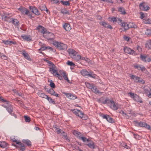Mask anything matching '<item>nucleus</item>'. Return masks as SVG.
<instances>
[{
  "label": "nucleus",
  "mask_w": 151,
  "mask_h": 151,
  "mask_svg": "<svg viewBox=\"0 0 151 151\" xmlns=\"http://www.w3.org/2000/svg\"><path fill=\"white\" fill-rule=\"evenodd\" d=\"M44 60L48 64L49 71L53 75L58 72L57 67L52 62L46 59H44Z\"/></svg>",
  "instance_id": "nucleus-1"
},
{
  "label": "nucleus",
  "mask_w": 151,
  "mask_h": 151,
  "mask_svg": "<svg viewBox=\"0 0 151 151\" xmlns=\"http://www.w3.org/2000/svg\"><path fill=\"white\" fill-rule=\"evenodd\" d=\"M52 42L53 45L59 50H65L67 48V45L63 43L55 40H54Z\"/></svg>",
  "instance_id": "nucleus-2"
},
{
  "label": "nucleus",
  "mask_w": 151,
  "mask_h": 151,
  "mask_svg": "<svg viewBox=\"0 0 151 151\" xmlns=\"http://www.w3.org/2000/svg\"><path fill=\"white\" fill-rule=\"evenodd\" d=\"M118 22L119 25L124 27L125 30H127L129 28H132V27H133L130 25L131 24H132L131 22L129 23V24L126 22H123L122 20L119 19L118 20Z\"/></svg>",
  "instance_id": "nucleus-3"
},
{
  "label": "nucleus",
  "mask_w": 151,
  "mask_h": 151,
  "mask_svg": "<svg viewBox=\"0 0 151 151\" xmlns=\"http://www.w3.org/2000/svg\"><path fill=\"white\" fill-rule=\"evenodd\" d=\"M142 20L143 22L145 24H151V18H147V14L142 13Z\"/></svg>",
  "instance_id": "nucleus-4"
},
{
  "label": "nucleus",
  "mask_w": 151,
  "mask_h": 151,
  "mask_svg": "<svg viewBox=\"0 0 151 151\" xmlns=\"http://www.w3.org/2000/svg\"><path fill=\"white\" fill-rule=\"evenodd\" d=\"M142 88L143 91H142V93L144 94H145L146 95L149 97V94L151 93L150 92L151 89L149 87L147 86H142Z\"/></svg>",
  "instance_id": "nucleus-5"
},
{
  "label": "nucleus",
  "mask_w": 151,
  "mask_h": 151,
  "mask_svg": "<svg viewBox=\"0 0 151 151\" xmlns=\"http://www.w3.org/2000/svg\"><path fill=\"white\" fill-rule=\"evenodd\" d=\"M43 36L45 38L50 40H53L54 37V35L52 33L47 32L43 35Z\"/></svg>",
  "instance_id": "nucleus-6"
},
{
  "label": "nucleus",
  "mask_w": 151,
  "mask_h": 151,
  "mask_svg": "<svg viewBox=\"0 0 151 151\" xmlns=\"http://www.w3.org/2000/svg\"><path fill=\"white\" fill-rule=\"evenodd\" d=\"M81 73L83 76H88V77L92 78H94L95 77V75L94 74L93 75L91 72L89 73L85 69L82 70L81 71Z\"/></svg>",
  "instance_id": "nucleus-7"
},
{
  "label": "nucleus",
  "mask_w": 151,
  "mask_h": 151,
  "mask_svg": "<svg viewBox=\"0 0 151 151\" xmlns=\"http://www.w3.org/2000/svg\"><path fill=\"white\" fill-rule=\"evenodd\" d=\"M124 51L125 52L132 54L133 55H136V53L133 50H132L129 47H125L124 49Z\"/></svg>",
  "instance_id": "nucleus-8"
},
{
  "label": "nucleus",
  "mask_w": 151,
  "mask_h": 151,
  "mask_svg": "<svg viewBox=\"0 0 151 151\" xmlns=\"http://www.w3.org/2000/svg\"><path fill=\"white\" fill-rule=\"evenodd\" d=\"M104 119H106L107 121L109 123H113L115 122L114 119L110 117V116L107 114H104L101 116Z\"/></svg>",
  "instance_id": "nucleus-9"
},
{
  "label": "nucleus",
  "mask_w": 151,
  "mask_h": 151,
  "mask_svg": "<svg viewBox=\"0 0 151 151\" xmlns=\"http://www.w3.org/2000/svg\"><path fill=\"white\" fill-rule=\"evenodd\" d=\"M29 9L32 12L36 15H40V12L35 7L30 6H29Z\"/></svg>",
  "instance_id": "nucleus-10"
},
{
  "label": "nucleus",
  "mask_w": 151,
  "mask_h": 151,
  "mask_svg": "<svg viewBox=\"0 0 151 151\" xmlns=\"http://www.w3.org/2000/svg\"><path fill=\"white\" fill-rule=\"evenodd\" d=\"M150 9L149 4L147 3L142 2V10L147 11Z\"/></svg>",
  "instance_id": "nucleus-11"
},
{
  "label": "nucleus",
  "mask_w": 151,
  "mask_h": 151,
  "mask_svg": "<svg viewBox=\"0 0 151 151\" xmlns=\"http://www.w3.org/2000/svg\"><path fill=\"white\" fill-rule=\"evenodd\" d=\"M13 141L15 142L16 144L19 145V146L20 150H21L22 151H24L25 150V147L24 144L21 143V142H18L16 139L13 140Z\"/></svg>",
  "instance_id": "nucleus-12"
},
{
  "label": "nucleus",
  "mask_w": 151,
  "mask_h": 151,
  "mask_svg": "<svg viewBox=\"0 0 151 151\" xmlns=\"http://www.w3.org/2000/svg\"><path fill=\"white\" fill-rule=\"evenodd\" d=\"M65 95L67 97L70 99H75L77 98V96L75 95L70 93H64Z\"/></svg>",
  "instance_id": "nucleus-13"
},
{
  "label": "nucleus",
  "mask_w": 151,
  "mask_h": 151,
  "mask_svg": "<svg viewBox=\"0 0 151 151\" xmlns=\"http://www.w3.org/2000/svg\"><path fill=\"white\" fill-rule=\"evenodd\" d=\"M109 104H110V107L113 110H116L117 109V106L115 104L114 102L113 101L110 100Z\"/></svg>",
  "instance_id": "nucleus-14"
},
{
  "label": "nucleus",
  "mask_w": 151,
  "mask_h": 151,
  "mask_svg": "<svg viewBox=\"0 0 151 151\" xmlns=\"http://www.w3.org/2000/svg\"><path fill=\"white\" fill-rule=\"evenodd\" d=\"M87 144L86 145L89 148L93 149L95 148V145L93 142L88 139V141L87 142Z\"/></svg>",
  "instance_id": "nucleus-15"
},
{
  "label": "nucleus",
  "mask_w": 151,
  "mask_h": 151,
  "mask_svg": "<svg viewBox=\"0 0 151 151\" xmlns=\"http://www.w3.org/2000/svg\"><path fill=\"white\" fill-rule=\"evenodd\" d=\"M13 107L9 105L8 107H7L6 110L11 115L14 116L15 118H17V116L14 113H12L13 112Z\"/></svg>",
  "instance_id": "nucleus-16"
},
{
  "label": "nucleus",
  "mask_w": 151,
  "mask_h": 151,
  "mask_svg": "<svg viewBox=\"0 0 151 151\" xmlns=\"http://www.w3.org/2000/svg\"><path fill=\"white\" fill-rule=\"evenodd\" d=\"M37 29L38 30L39 32L42 33L43 35H44L46 32L45 31V29L43 27L40 25L38 26L37 27Z\"/></svg>",
  "instance_id": "nucleus-17"
},
{
  "label": "nucleus",
  "mask_w": 151,
  "mask_h": 151,
  "mask_svg": "<svg viewBox=\"0 0 151 151\" xmlns=\"http://www.w3.org/2000/svg\"><path fill=\"white\" fill-rule=\"evenodd\" d=\"M68 52L71 58L73 57L77 53V52L74 50L72 49H68Z\"/></svg>",
  "instance_id": "nucleus-18"
},
{
  "label": "nucleus",
  "mask_w": 151,
  "mask_h": 151,
  "mask_svg": "<svg viewBox=\"0 0 151 151\" xmlns=\"http://www.w3.org/2000/svg\"><path fill=\"white\" fill-rule=\"evenodd\" d=\"M142 60L146 63L149 62L151 61V58L147 55H142Z\"/></svg>",
  "instance_id": "nucleus-19"
},
{
  "label": "nucleus",
  "mask_w": 151,
  "mask_h": 151,
  "mask_svg": "<svg viewBox=\"0 0 151 151\" xmlns=\"http://www.w3.org/2000/svg\"><path fill=\"white\" fill-rule=\"evenodd\" d=\"M63 27L64 29L68 31H70L71 28L70 24L68 23H64Z\"/></svg>",
  "instance_id": "nucleus-20"
},
{
  "label": "nucleus",
  "mask_w": 151,
  "mask_h": 151,
  "mask_svg": "<svg viewBox=\"0 0 151 151\" xmlns=\"http://www.w3.org/2000/svg\"><path fill=\"white\" fill-rule=\"evenodd\" d=\"M21 37L24 40L27 41H30L32 40V38L30 35H22Z\"/></svg>",
  "instance_id": "nucleus-21"
},
{
  "label": "nucleus",
  "mask_w": 151,
  "mask_h": 151,
  "mask_svg": "<svg viewBox=\"0 0 151 151\" xmlns=\"http://www.w3.org/2000/svg\"><path fill=\"white\" fill-rule=\"evenodd\" d=\"M71 110L73 113L79 117L80 115L81 116L82 115L81 114L82 112L77 109H72Z\"/></svg>",
  "instance_id": "nucleus-22"
},
{
  "label": "nucleus",
  "mask_w": 151,
  "mask_h": 151,
  "mask_svg": "<svg viewBox=\"0 0 151 151\" xmlns=\"http://www.w3.org/2000/svg\"><path fill=\"white\" fill-rule=\"evenodd\" d=\"M100 24L106 28H109L110 29H112L113 28L111 26L105 22H102Z\"/></svg>",
  "instance_id": "nucleus-23"
},
{
  "label": "nucleus",
  "mask_w": 151,
  "mask_h": 151,
  "mask_svg": "<svg viewBox=\"0 0 151 151\" xmlns=\"http://www.w3.org/2000/svg\"><path fill=\"white\" fill-rule=\"evenodd\" d=\"M92 91L96 94L99 95H101L103 93V92L99 91L95 86H94V87H93V88L92 89Z\"/></svg>",
  "instance_id": "nucleus-24"
},
{
  "label": "nucleus",
  "mask_w": 151,
  "mask_h": 151,
  "mask_svg": "<svg viewBox=\"0 0 151 151\" xmlns=\"http://www.w3.org/2000/svg\"><path fill=\"white\" fill-rule=\"evenodd\" d=\"M22 53L24 57L26 59L28 60H29V59H30L29 55L28 54V53L25 51L23 50Z\"/></svg>",
  "instance_id": "nucleus-25"
},
{
  "label": "nucleus",
  "mask_w": 151,
  "mask_h": 151,
  "mask_svg": "<svg viewBox=\"0 0 151 151\" xmlns=\"http://www.w3.org/2000/svg\"><path fill=\"white\" fill-rule=\"evenodd\" d=\"M2 42L6 45H11L12 44H15L16 43V42H14L12 41H9L8 40H3Z\"/></svg>",
  "instance_id": "nucleus-26"
},
{
  "label": "nucleus",
  "mask_w": 151,
  "mask_h": 151,
  "mask_svg": "<svg viewBox=\"0 0 151 151\" xmlns=\"http://www.w3.org/2000/svg\"><path fill=\"white\" fill-rule=\"evenodd\" d=\"M22 142L28 147H30L31 145V142L28 139H23L22 140Z\"/></svg>",
  "instance_id": "nucleus-27"
},
{
  "label": "nucleus",
  "mask_w": 151,
  "mask_h": 151,
  "mask_svg": "<svg viewBox=\"0 0 151 151\" xmlns=\"http://www.w3.org/2000/svg\"><path fill=\"white\" fill-rule=\"evenodd\" d=\"M39 8L41 10V11H45L46 10L47 12H48V10L47 9L45 5L44 4H41L39 7Z\"/></svg>",
  "instance_id": "nucleus-28"
},
{
  "label": "nucleus",
  "mask_w": 151,
  "mask_h": 151,
  "mask_svg": "<svg viewBox=\"0 0 151 151\" xmlns=\"http://www.w3.org/2000/svg\"><path fill=\"white\" fill-rule=\"evenodd\" d=\"M48 93L50 94L55 96L56 97H58V94L54 91L53 88H51V89L50 90Z\"/></svg>",
  "instance_id": "nucleus-29"
},
{
  "label": "nucleus",
  "mask_w": 151,
  "mask_h": 151,
  "mask_svg": "<svg viewBox=\"0 0 151 151\" xmlns=\"http://www.w3.org/2000/svg\"><path fill=\"white\" fill-rule=\"evenodd\" d=\"M62 75L63 76L65 80H67L68 82H69V80L67 74H66L64 71H63L62 73H61Z\"/></svg>",
  "instance_id": "nucleus-30"
},
{
  "label": "nucleus",
  "mask_w": 151,
  "mask_h": 151,
  "mask_svg": "<svg viewBox=\"0 0 151 151\" xmlns=\"http://www.w3.org/2000/svg\"><path fill=\"white\" fill-rule=\"evenodd\" d=\"M73 133L74 135L77 137L78 139L79 138V137L80 136H81V135H82L80 132L76 130L74 131L73 132Z\"/></svg>",
  "instance_id": "nucleus-31"
},
{
  "label": "nucleus",
  "mask_w": 151,
  "mask_h": 151,
  "mask_svg": "<svg viewBox=\"0 0 151 151\" xmlns=\"http://www.w3.org/2000/svg\"><path fill=\"white\" fill-rule=\"evenodd\" d=\"M12 22L16 26L19 25V23L18 20L16 19H12Z\"/></svg>",
  "instance_id": "nucleus-32"
},
{
  "label": "nucleus",
  "mask_w": 151,
  "mask_h": 151,
  "mask_svg": "<svg viewBox=\"0 0 151 151\" xmlns=\"http://www.w3.org/2000/svg\"><path fill=\"white\" fill-rule=\"evenodd\" d=\"M38 95L39 96L42 98L46 99L47 98V96L45 95L44 93H42V92H40L38 93Z\"/></svg>",
  "instance_id": "nucleus-33"
},
{
  "label": "nucleus",
  "mask_w": 151,
  "mask_h": 151,
  "mask_svg": "<svg viewBox=\"0 0 151 151\" xmlns=\"http://www.w3.org/2000/svg\"><path fill=\"white\" fill-rule=\"evenodd\" d=\"M118 11L119 12H121L122 14H126L125 9L122 7H119L118 9Z\"/></svg>",
  "instance_id": "nucleus-34"
},
{
  "label": "nucleus",
  "mask_w": 151,
  "mask_h": 151,
  "mask_svg": "<svg viewBox=\"0 0 151 151\" xmlns=\"http://www.w3.org/2000/svg\"><path fill=\"white\" fill-rule=\"evenodd\" d=\"M7 144L5 142H0V147L4 148L7 146Z\"/></svg>",
  "instance_id": "nucleus-35"
},
{
  "label": "nucleus",
  "mask_w": 151,
  "mask_h": 151,
  "mask_svg": "<svg viewBox=\"0 0 151 151\" xmlns=\"http://www.w3.org/2000/svg\"><path fill=\"white\" fill-rule=\"evenodd\" d=\"M79 139L81 140L83 142H87L88 140V139H87L86 137H83L82 135H81V136H80L79 137Z\"/></svg>",
  "instance_id": "nucleus-36"
},
{
  "label": "nucleus",
  "mask_w": 151,
  "mask_h": 151,
  "mask_svg": "<svg viewBox=\"0 0 151 151\" xmlns=\"http://www.w3.org/2000/svg\"><path fill=\"white\" fill-rule=\"evenodd\" d=\"M81 56L80 55L76 54L72 58L75 60H81Z\"/></svg>",
  "instance_id": "nucleus-37"
},
{
  "label": "nucleus",
  "mask_w": 151,
  "mask_h": 151,
  "mask_svg": "<svg viewBox=\"0 0 151 151\" xmlns=\"http://www.w3.org/2000/svg\"><path fill=\"white\" fill-rule=\"evenodd\" d=\"M145 47L148 49H151V41H147V43L145 44Z\"/></svg>",
  "instance_id": "nucleus-38"
},
{
  "label": "nucleus",
  "mask_w": 151,
  "mask_h": 151,
  "mask_svg": "<svg viewBox=\"0 0 151 151\" xmlns=\"http://www.w3.org/2000/svg\"><path fill=\"white\" fill-rule=\"evenodd\" d=\"M110 100H109L108 98H106L105 100L103 98L102 103L105 104H109Z\"/></svg>",
  "instance_id": "nucleus-39"
},
{
  "label": "nucleus",
  "mask_w": 151,
  "mask_h": 151,
  "mask_svg": "<svg viewBox=\"0 0 151 151\" xmlns=\"http://www.w3.org/2000/svg\"><path fill=\"white\" fill-rule=\"evenodd\" d=\"M82 115L80 116L79 117L81 118L83 120H86L88 119V117L87 116L84 114L82 112L81 114Z\"/></svg>",
  "instance_id": "nucleus-40"
},
{
  "label": "nucleus",
  "mask_w": 151,
  "mask_h": 151,
  "mask_svg": "<svg viewBox=\"0 0 151 151\" xmlns=\"http://www.w3.org/2000/svg\"><path fill=\"white\" fill-rule=\"evenodd\" d=\"M8 15L9 14H8L7 15L6 14L4 15L2 17V19L5 21H8V19L10 17L8 16Z\"/></svg>",
  "instance_id": "nucleus-41"
},
{
  "label": "nucleus",
  "mask_w": 151,
  "mask_h": 151,
  "mask_svg": "<svg viewBox=\"0 0 151 151\" xmlns=\"http://www.w3.org/2000/svg\"><path fill=\"white\" fill-rule=\"evenodd\" d=\"M46 99L50 103H52L54 104H55V101L53 100L51 97L47 96V98Z\"/></svg>",
  "instance_id": "nucleus-42"
},
{
  "label": "nucleus",
  "mask_w": 151,
  "mask_h": 151,
  "mask_svg": "<svg viewBox=\"0 0 151 151\" xmlns=\"http://www.w3.org/2000/svg\"><path fill=\"white\" fill-rule=\"evenodd\" d=\"M134 68L135 69H137L139 70H142V67L141 66L138 64H136L133 66Z\"/></svg>",
  "instance_id": "nucleus-43"
},
{
  "label": "nucleus",
  "mask_w": 151,
  "mask_h": 151,
  "mask_svg": "<svg viewBox=\"0 0 151 151\" xmlns=\"http://www.w3.org/2000/svg\"><path fill=\"white\" fill-rule=\"evenodd\" d=\"M61 13L63 14H70V13L68 11L65 9H62L61 11Z\"/></svg>",
  "instance_id": "nucleus-44"
},
{
  "label": "nucleus",
  "mask_w": 151,
  "mask_h": 151,
  "mask_svg": "<svg viewBox=\"0 0 151 151\" xmlns=\"http://www.w3.org/2000/svg\"><path fill=\"white\" fill-rule=\"evenodd\" d=\"M25 11V12L24 14H25L27 15L28 16H29L31 17V18L32 17V16L30 14V12L29 10L27 9H26Z\"/></svg>",
  "instance_id": "nucleus-45"
},
{
  "label": "nucleus",
  "mask_w": 151,
  "mask_h": 151,
  "mask_svg": "<svg viewBox=\"0 0 151 151\" xmlns=\"http://www.w3.org/2000/svg\"><path fill=\"white\" fill-rule=\"evenodd\" d=\"M26 9L24 7H21L19 8L18 9L21 12L22 14H24L25 11L26 10Z\"/></svg>",
  "instance_id": "nucleus-46"
},
{
  "label": "nucleus",
  "mask_w": 151,
  "mask_h": 151,
  "mask_svg": "<svg viewBox=\"0 0 151 151\" xmlns=\"http://www.w3.org/2000/svg\"><path fill=\"white\" fill-rule=\"evenodd\" d=\"M61 2L63 5L69 6L70 4L69 1H61Z\"/></svg>",
  "instance_id": "nucleus-47"
},
{
  "label": "nucleus",
  "mask_w": 151,
  "mask_h": 151,
  "mask_svg": "<svg viewBox=\"0 0 151 151\" xmlns=\"http://www.w3.org/2000/svg\"><path fill=\"white\" fill-rule=\"evenodd\" d=\"M53 75L55 76H56L59 79L61 80L62 79V76H61L57 72L56 73H55Z\"/></svg>",
  "instance_id": "nucleus-48"
},
{
  "label": "nucleus",
  "mask_w": 151,
  "mask_h": 151,
  "mask_svg": "<svg viewBox=\"0 0 151 151\" xmlns=\"http://www.w3.org/2000/svg\"><path fill=\"white\" fill-rule=\"evenodd\" d=\"M24 120L26 122H29L30 120V118L28 116H24Z\"/></svg>",
  "instance_id": "nucleus-49"
},
{
  "label": "nucleus",
  "mask_w": 151,
  "mask_h": 151,
  "mask_svg": "<svg viewBox=\"0 0 151 151\" xmlns=\"http://www.w3.org/2000/svg\"><path fill=\"white\" fill-rule=\"evenodd\" d=\"M145 33L147 35H151V28L147 29L146 30Z\"/></svg>",
  "instance_id": "nucleus-50"
},
{
  "label": "nucleus",
  "mask_w": 151,
  "mask_h": 151,
  "mask_svg": "<svg viewBox=\"0 0 151 151\" xmlns=\"http://www.w3.org/2000/svg\"><path fill=\"white\" fill-rule=\"evenodd\" d=\"M50 86L52 88H55V84L53 83V81L52 80L50 81Z\"/></svg>",
  "instance_id": "nucleus-51"
},
{
  "label": "nucleus",
  "mask_w": 151,
  "mask_h": 151,
  "mask_svg": "<svg viewBox=\"0 0 151 151\" xmlns=\"http://www.w3.org/2000/svg\"><path fill=\"white\" fill-rule=\"evenodd\" d=\"M67 64L68 65H70V66H73V67H74L75 66V64L73 63L72 62L70 61H68L67 62Z\"/></svg>",
  "instance_id": "nucleus-52"
},
{
  "label": "nucleus",
  "mask_w": 151,
  "mask_h": 151,
  "mask_svg": "<svg viewBox=\"0 0 151 151\" xmlns=\"http://www.w3.org/2000/svg\"><path fill=\"white\" fill-rule=\"evenodd\" d=\"M56 131L57 133L58 134H60V133H61V134H64L65 132H63L62 130L61 129H59L58 128H56Z\"/></svg>",
  "instance_id": "nucleus-53"
},
{
  "label": "nucleus",
  "mask_w": 151,
  "mask_h": 151,
  "mask_svg": "<svg viewBox=\"0 0 151 151\" xmlns=\"http://www.w3.org/2000/svg\"><path fill=\"white\" fill-rule=\"evenodd\" d=\"M81 59L83 60H84L88 62L90 60L87 58H85L84 57H81Z\"/></svg>",
  "instance_id": "nucleus-54"
},
{
  "label": "nucleus",
  "mask_w": 151,
  "mask_h": 151,
  "mask_svg": "<svg viewBox=\"0 0 151 151\" xmlns=\"http://www.w3.org/2000/svg\"><path fill=\"white\" fill-rule=\"evenodd\" d=\"M134 123L136 126H140V127H142L141 122H138L137 121H134Z\"/></svg>",
  "instance_id": "nucleus-55"
},
{
  "label": "nucleus",
  "mask_w": 151,
  "mask_h": 151,
  "mask_svg": "<svg viewBox=\"0 0 151 151\" xmlns=\"http://www.w3.org/2000/svg\"><path fill=\"white\" fill-rule=\"evenodd\" d=\"M86 86L89 89H91V90H92V89L93 88V87H94V86L92 85L91 84L89 83H87Z\"/></svg>",
  "instance_id": "nucleus-56"
},
{
  "label": "nucleus",
  "mask_w": 151,
  "mask_h": 151,
  "mask_svg": "<svg viewBox=\"0 0 151 151\" xmlns=\"http://www.w3.org/2000/svg\"><path fill=\"white\" fill-rule=\"evenodd\" d=\"M142 72L147 75L149 74L148 72L147 71L146 69L144 67H142Z\"/></svg>",
  "instance_id": "nucleus-57"
},
{
  "label": "nucleus",
  "mask_w": 151,
  "mask_h": 151,
  "mask_svg": "<svg viewBox=\"0 0 151 151\" xmlns=\"http://www.w3.org/2000/svg\"><path fill=\"white\" fill-rule=\"evenodd\" d=\"M128 114H131L132 115H134V116H135V114L134 113V112L132 111L131 110H128Z\"/></svg>",
  "instance_id": "nucleus-58"
},
{
  "label": "nucleus",
  "mask_w": 151,
  "mask_h": 151,
  "mask_svg": "<svg viewBox=\"0 0 151 151\" xmlns=\"http://www.w3.org/2000/svg\"><path fill=\"white\" fill-rule=\"evenodd\" d=\"M120 113L122 114V115L124 116L127 117V116H128L124 112L122 111L121 110Z\"/></svg>",
  "instance_id": "nucleus-59"
},
{
  "label": "nucleus",
  "mask_w": 151,
  "mask_h": 151,
  "mask_svg": "<svg viewBox=\"0 0 151 151\" xmlns=\"http://www.w3.org/2000/svg\"><path fill=\"white\" fill-rule=\"evenodd\" d=\"M10 103V102L7 103V102H6L5 104H4L2 105V106L4 107V108H7V107H8L9 106V104Z\"/></svg>",
  "instance_id": "nucleus-60"
},
{
  "label": "nucleus",
  "mask_w": 151,
  "mask_h": 151,
  "mask_svg": "<svg viewBox=\"0 0 151 151\" xmlns=\"http://www.w3.org/2000/svg\"><path fill=\"white\" fill-rule=\"evenodd\" d=\"M123 38L124 40H126L128 42L129 41V39H130V37L126 36H124Z\"/></svg>",
  "instance_id": "nucleus-61"
},
{
  "label": "nucleus",
  "mask_w": 151,
  "mask_h": 151,
  "mask_svg": "<svg viewBox=\"0 0 151 151\" xmlns=\"http://www.w3.org/2000/svg\"><path fill=\"white\" fill-rule=\"evenodd\" d=\"M137 49L139 52L142 51V48L139 45L137 46Z\"/></svg>",
  "instance_id": "nucleus-62"
},
{
  "label": "nucleus",
  "mask_w": 151,
  "mask_h": 151,
  "mask_svg": "<svg viewBox=\"0 0 151 151\" xmlns=\"http://www.w3.org/2000/svg\"><path fill=\"white\" fill-rule=\"evenodd\" d=\"M139 77L136 76L134 79V81L135 82H138L139 81Z\"/></svg>",
  "instance_id": "nucleus-63"
},
{
  "label": "nucleus",
  "mask_w": 151,
  "mask_h": 151,
  "mask_svg": "<svg viewBox=\"0 0 151 151\" xmlns=\"http://www.w3.org/2000/svg\"><path fill=\"white\" fill-rule=\"evenodd\" d=\"M111 20L114 23L116 22L117 19L116 18L114 17L111 18Z\"/></svg>",
  "instance_id": "nucleus-64"
}]
</instances>
